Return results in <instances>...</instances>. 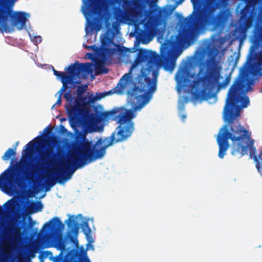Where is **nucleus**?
<instances>
[{"instance_id": "nucleus-1", "label": "nucleus", "mask_w": 262, "mask_h": 262, "mask_svg": "<svg viewBox=\"0 0 262 262\" xmlns=\"http://www.w3.org/2000/svg\"><path fill=\"white\" fill-rule=\"evenodd\" d=\"M192 29L184 27L179 30L174 40H168L164 43L160 50V55L155 52L141 49L135 60L136 64L147 62L146 67L141 70V77L134 88L128 91V99L135 103L134 109L124 107H115L110 111L102 112L100 115H92L91 120L97 123L103 120L116 121L118 126L110 137L98 139L95 144L91 141H81L77 143L70 159H101L105 150L114 143L126 140L132 135L134 130L133 119L136 117L135 111L141 110L151 99L157 88L159 65L165 70L172 72L177 58L173 46H180L188 43L192 38Z\"/></svg>"}, {"instance_id": "nucleus-2", "label": "nucleus", "mask_w": 262, "mask_h": 262, "mask_svg": "<svg viewBox=\"0 0 262 262\" xmlns=\"http://www.w3.org/2000/svg\"><path fill=\"white\" fill-rule=\"evenodd\" d=\"M253 60L254 56L250 52L246 61L241 68L239 75L228 91L224 108L223 117L225 121L231 124L230 132L228 130L227 125H225L220 129L217 136L216 141L219 147L218 156L221 159L224 157L229 147V139L233 143L239 142L236 145H233L232 155H238L241 157L247 154L248 146L242 145L241 142L246 138L250 139V135H248V130L241 126L238 121L234 122L233 120L240 115L242 107H247L249 103V98L244 97L243 95L250 82L249 74L254 67Z\"/></svg>"}, {"instance_id": "nucleus-3", "label": "nucleus", "mask_w": 262, "mask_h": 262, "mask_svg": "<svg viewBox=\"0 0 262 262\" xmlns=\"http://www.w3.org/2000/svg\"><path fill=\"white\" fill-rule=\"evenodd\" d=\"M216 56V52L211 50L204 60V53L197 51L179 67L176 74L178 84L181 88H190L195 100H208L215 95L212 91L220 79L221 69Z\"/></svg>"}, {"instance_id": "nucleus-4", "label": "nucleus", "mask_w": 262, "mask_h": 262, "mask_svg": "<svg viewBox=\"0 0 262 262\" xmlns=\"http://www.w3.org/2000/svg\"><path fill=\"white\" fill-rule=\"evenodd\" d=\"M221 0H216L213 5L208 8H201L204 0H191L194 11L190 15L189 20L190 26L196 29L205 27H211L213 29L223 26L227 18V12L221 10L215 16L214 12Z\"/></svg>"}, {"instance_id": "nucleus-5", "label": "nucleus", "mask_w": 262, "mask_h": 262, "mask_svg": "<svg viewBox=\"0 0 262 262\" xmlns=\"http://www.w3.org/2000/svg\"><path fill=\"white\" fill-rule=\"evenodd\" d=\"M93 64L92 63H80L78 61H76L74 63L70 64L65 70L68 71L69 74L65 72H59L53 69L54 74L57 77L60 78V80L62 83L61 88V91H65L69 88L68 84H70L71 89H74L76 84H80V81L75 80L77 78H80L83 73L90 74L92 72V68Z\"/></svg>"}, {"instance_id": "nucleus-6", "label": "nucleus", "mask_w": 262, "mask_h": 262, "mask_svg": "<svg viewBox=\"0 0 262 262\" xmlns=\"http://www.w3.org/2000/svg\"><path fill=\"white\" fill-rule=\"evenodd\" d=\"M109 30L104 35L101 39V45L100 47H98L95 45L91 46L92 50L100 58H96L95 60V73L96 75L102 74H107L108 72V69L105 67L104 63L108 59V57L113 54L114 52V49L111 48L112 45H114V33L112 31L110 32L109 35Z\"/></svg>"}, {"instance_id": "nucleus-7", "label": "nucleus", "mask_w": 262, "mask_h": 262, "mask_svg": "<svg viewBox=\"0 0 262 262\" xmlns=\"http://www.w3.org/2000/svg\"><path fill=\"white\" fill-rule=\"evenodd\" d=\"M82 13L88 21L94 23L104 18L109 8L118 0H82Z\"/></svg>"}, {"instance_id": "nucleus-8", "label": "nucleus", "mask_w": 262, "mask_h": 262, "mask_svg": "<svg viewBox=\"0 0 262 262\" xmlns=\"http://www.w3.org/2000/svg\"><path fill=\"white\" fill-rule=\"evenodd\" d=\"M10 18L13 26L17 27L18 30H21L25 26L27 18L26 13L24 12L13 10L3 3H0V32H10L11 28L7 23Z\"/></svg>"}, {"instance_id": "nucleus-9", "label": "nucleus", "mask_w": 262, "mask_h": 262, "mask_svg": "<svg viewBox=\"0 0 262 262\" xmlns=\"http://www.w3.org/2000/svg\"><path fill=\"white\" fill-rule=\"evenodd\" d=\"M87 89L86 84L78 86L76 90L77 97L75 100V104H68L65 106L69 121L74 125L81 123L85 118V111L81 107V103L87 99L86 96H83Z\"/></svg>"}, {"instance_id": "nucleus-10", "label": "nucleus", "mask_w": 262, "mask_h": 262, "mask_svg": "<svg viewBox=\"0 0 262 262\" xmlns=\"http://www.w3.org/2000/svg\"><path fill=\"white\" fill-rule=\"evenodd\" d=\"M19 176V165L10 166L0 175V187H3L8 192H12L17 186L20 189L24 187L22 178Z\"/></svg>"}, {"instance_id": "nucleus-11", "label": "nucleus", "mask_w": 262, "mask_h": 262, "mask_svg": "<svg viewBox=\"0 0 262 262\" xmlns=\"http://www.w3.org/2000/svg\"><path fill=\"white\" fill-rule=\"evenodd\" d=\"M165 15V10L159 7L151 8L146 11V22L144 28L148 32L153 31L155 28L162 24Z\"/></svg>"}, {"instance_id": "nucleus-12", "label": "nucleus", "mask_w": 262, "mask_h": 262, "mask_svg": "<svg viewBox=\"0 0 262 262\" xmlns=\"http://www.w3.org/2000/svg\"><path fill=\"white\" fill-rule=\"evenodd\" d=\"M255 21V16L251 8L244 7L241 10V16L238 20L236 30L241 35H245L249 29L251 28Z\"/></svg>"}, {"instance_id": "nucleus-13", "label": "nucleus", "mask_w": 262, "mask_h": 262, "mask_svg": "<svg viewBox=\"0 0 262 262\" xmlns=\"http://www.w3.org/2000/svg\"><path fill=\"white\" fill-rule=\"evenodd\" d=\"M141 16V11L135 7H128L124 11L118 9L115 14V18L117 21H124L129 24L138 23Z\"/></svg>"}, {"instance_id": "nucleus-14", "label": "nucleus", "mask_w": 262, "mask_h": 262, "mask_svg": "<svg viewBox=\"0 0 262 262\" xmlns=\"http://www.w3.org/2000/svg\"><path fill=\"white\" fill-rule=\"evenodd\" d=\"M57 248L61 251L64 250L65 245L63 241H59ZM63 260L64 262H91L89 259L85 260H79L76 251L73 249L68 251L64 256H63L62 252L61 251L59 255L55 257L56 262H62Z\"/></svg>"}, {"instance_id": "nucleus-15", "label": "nucleus", "mask_w": 262, "mask_h": 262, "mask_svg": "<svg viewBox=\"0 0 262 262\" xmlns=\"http://www.w3.org/2000/svg\"><path fill=\"white\" fill-rule=\"evenodd\" d=\"M59 155V152L58 153ZM57 154L53 152L52 149H49L40 155V163L38 164V169L41 170L42 168L47 167H55L57 160L56 157Z\"/></svg>"}, {"instance_id": "nucleus-16", "label": "nucleus", "mask_w": 262, "mask_h": 262, "mask_svg": "<svg viewBox=\"0 0 262 262\" xmlns=\"http://www.w3.org/2000/svg\"><path fill=\"white\" fill-rule=\"evenodd\" d=\"M69 228H71L68 232V238L74 244L77 245L78 244L77 236L79 232L78 224L76 223L75 216L71 215L66 222Z\"/></svg>"}, {"instance_id": "nucleus-17", "label": "nucleus", "mask_w": 262, "mask_h": 262, "mask_svg": "<svg viewBox=\"0 0 262 262\" xmlns=\"http://www.w3.org/2000/svg\"><path fill=\"white\" fill-rule=\"evenodd\" d=\"M64 225L58 217L52 218L49 222L44 224L43 228L47 231H50L53 233H56L62 229Z\"/></svg>"}, {"instance_id": "nucleus-18", "label": "nucleus", "mask_w": 262, "mask_h": 262, "mask_svg": "<svg viewBox=\"0 0 262 262\" xmlns=\"http://www.w3.org/2000/svg\"><path fill=\"white\" fill-rule=\"evenodd\" d=\"M42 143L43 139L42 137L38 136L26 144L25 148L23 149V151L28 154L30 151H33L36 146H40Z\"/></svg>"}, {"instance_id": "nucleus-19", "label": "nucleus", "mask_w": 262, "mask_h": 262, "mask_svg": "<svg viewBox=\"0 0 262 262\" xmlns=\"http://www.w3.org/2000/svg\"><path fill=\"white\" fill-rule=\"evenodd\" d=\"M131 80L132 76L130 73H128L125 74L120 79L115 89H117L118 87L119 88L117 91H122L126 87V85L131 81Z\"/></svg>"}, {"instance_id": "nucleus-20", "label": "nucleus", "mask_w": 262, "mask_h": 262, "mask_svg": "<svg viewBox=\"0 0 262 262\" xmlns=\"http://www.w3.org/2000/svg\"><path fill=\"white\" fill-rule=\"evenodd\" d=\"M43 204L40 201L32 203L30 206V210L32 213L41 211L43 209Z\"/></svg>"}, {"instance_id": "nucleus-21", "label": "nucleus", "mask_w": 262, "mask_h": 262, "mask_svg": "<svg viewBox=\"0 0 262 262\" xmlns=\"http://www.w3.org/2000/svg\"><path fill=\"white\" fill-rule=\"evenodd\" d=\"M16 154V147L14 149L9 148L4 155L2 156V159L4 161L8 160L12 156H14Z\"/></svg>"}, {"instance_id": "nucleus-22", "label": "nucleus", "mask_w": 262, "mask_h": 262, "mask_svg": "<svg viewBox=\"0 0 262 262\" xmlns=\"http://www.w3.org/2000/svg\"><path fill=\"white\" fill-rule=\"evenodd\" d=\"M97 98L95 96H94V94L92 93L90 94L86 100H84L81 103V107L83 108V106L91 103H93L95 101L97 100Z\"/></svg>"}, {"instance_id": "nucleus-23", "label": "nucleus", "mask_w": 262, "mask_h": 262, "mask_svg": "<svg viewBox=\"0 0 262 262\" xmlns=\"http://www.w3.org/2000/svg\"><path fill=\"white\" fill-rule=\"evenodd\" d=\"M230 80L231 76L230 75H229L227 77H226L225 79L222 82L219 83L218 84V88L219 89L225 88L230 83Z\"/></svg>"}, {"instance_id": "nucleus-24", "label": "nucleus", "mask_w": 262, "mask_h": 262, "mask_svg": "<svg viewBox=\"0 0 262 262\" xmlns=\"http://www.w3.org/2000/svg\"><path fill=\"white\" fill-rule=\"evenodd\" d=\"M253 36L256 40L259 39L262 36V29L261 28L256 27L253 31Z\"/></svg>"}, {"instance_id": "nucleus-25", "label": "nucleus", "mask_w": 262, "mask_h": 262, "mask_svg": "<svg viewBox=\"0 0 262 262\" xmlns=\"http://www.w3.org/2000/svg\"><path fill=\"white\" fill-rule=\"evenodd\" d=\"M64 98L69 103V104H71L72 105L71 103L73 101L74 97H73L71 91L70 90L64 93Z\"/></svg>"}, {"instance_id": "nucleus-26", "label": "nucleus", "mask_w": 262, "mask_h": 262, "mask_svg": "<svg viewBox=\"0 0 262 262\" xmlns=\"http://www.w3.org/2000/svg\"><path fill=\"white\" fill-rule=\"evenodd\" d=\"M82 230L86 236H88L91 232V228L87 222H84L83 225Z\"/></svg>"}, {"instance_id": "nucleus-27", "label": "nucleus", "mask_w": 262, "mask_h": 262, "mask_svg": "<svg viewBox=\"0 0 262 262\" xmlns=\"http://www.w3.org/2000/svg\"><path fill=\"white\" fill-rule=\"evenodd\" d=\"M258 157L260 162H257L256 163V166L258 171H262V149Z\"/></svg>"}, {"instance_id": "nucleus-28", "label": "nucleus", "mask_w": 262, "mask_h": 262, "mask_svg": "<svg viewBox=\"0 0 262 262\" xmlns=\"http://www.w3.org/2000/svg\"><path fill=\"white\" fill-rule=\"evenodd\" d=\"M52 252L50 251H45L40 253L39 256V258L41 260L43 258H47L49 255L51 254Z\"/></svg>"}, {"instance_id": "nucleus-29", "label": "nucleus", "mask_w": 262, "mask_h": 262, "mask_svg": "<svg viewBox=\"0 0 262 262\" xmlns=\"http://www.w3.org/2000/svg\"><path fill=\"white\" fill-rule=\"evenodd\" d=\"M52 129H53V128L52 127H49V126H48L46 128L45 130H47L48 133L44 135V138H47L48 139H50V140H51L53 138L52 136L48 135L49 134H51Z\"/></svg>"}, {"instance_id": "nucleus-30", "label": "nucleus", "mask_w": 262, "mask_h": 262, "mask_svg": "<svg viewBox=\"0 0 262 262\" xmlns=\"http://www.w3.org/2000/svg\"><path fill=\"white\" fill-rule=\"evenodd\" d=\"M250 156H254V160L256 161V163L258 161L257 160V157L255 156V154L256 153V149L255 148V147H250Z\"/></svg>"}, {"instance_id": "nucleus-31", "label": "nucleus", "mask_w": 262, "mask_h": 262, "mask_svg": "<svg viewBox=\"0 0 262 262\" xmlns=\"http://www.w3.org/2000/svg\"><path fill=\"white\" fill-rule=\"evenodd\" d=\"M63 92L64 91H61V89L58 91V93L59 94V97H58V99H57V101L56 102L55 105H60L61 104V102H62L61 96H62V93H63Z\"/></svg>"}, {"instance_id": "nucleus-32", "label": "nucleus", "mask_w": 262, "mask_h": 262, "mask_svg": "<svg viewBox=\"0 0 262 262\" xmlns=\"http://www.w3.org/2000/svg\"><path fill=\"white\" fill-rule=\"evenodd\" d=\"M45 247L40 244H36L33 246V253H36L38 250L43 249Z\"/></svg>"}, {"instance_id": "nucleus-33", "label": "nucleus", "mask_w": 262, "mask_h": 262, "mask_svg": "<svg viewBox=\"0 0 262 262\" xmlns=\"http://www.w3.org/2000/svg\"><path fill=\"white\" fill-rule=\"evenodd\" d=\"M6 209L9 210V211L14 212L15 210V208L13 206L12 204H9L6 207Z\"/></svg>"}, {"instance_id": "nucleus-34", "label": "nucleus", "mask_w": 262, "mask_h": 262, "mask_svg": "<svg viewBox=\"0 0 262 262\" xmlns=\"http://www.w3.org/2000/svg\"><path fill=\"white\" fill-rule=\"evenodd\" d=\"M86 56L88 57V58L91 59L95 61V59L96 58H95L94 55L92 53H87L86 54Z\"/></svg>"}, {"instance_id": "nucleus-35", "label": "nucleus", "mask_w": 262, "mask_h": 262, "mask_svg": "<svg viewBox=\"0 0 262 262\" xmlns=\"http://www.w3.org/2000/svg\"><path fill=\"white\" fill-rule=\"evenodd\" d=\"M33 173H34L33 171V170H32V171L30 172V174H29V176L26 177V179H27V180H28L29 181H33Z\"/></svg>"}, {"instance_id": "nucleus-36", "label": "nucleus", "mask_w": 262, "mask_h": 262, "mask_svg": "<svg viewBox=\"0 0 262 262\" xmlns=\"http://www.w3.org/2000/svg\"><path fill=\"white\" fill-rule=\"evenodd\" d=\"M113 93L112 92V91H110L107 92H106V93H100V97H99V98H102L104 96H105L106 95H108V94H113Z\"/></svg>"}, {"instance_id": "nucleus-37", "label": "nucleus", "mask_w": 262, "mask_h": 262, "mask_svg": "<svg viewBox=\"0 0 262 262\" xmlns=\"http://www.w3.org/2000/svg\"><path fill=\"white\" fill-rule=\"evenodd\" d=\"M34 39H35L36 42H40L41 41V37L40 36H37L34 38Z\"/></svg>"}, {"instance_id": "nucleus-38", "label": "nucleus", "mask_w": 262, "mask_h": 262, "mask_svg": "<svg viewBox=\"0 0 262 262\" xmlns=\"http://www.w3.org/2000/svg\"><path fill=\"white\" fill-rule=\"evenodd\" d=\"M254 142V140H251L250 141L249 145L250 146V147H253Z\"/></svg>"}, {"instance_id": "nucleus-39", "label": "nucleus", "mask_w": 262, "mask_h": 262, "mask_svg": "<svg viewBox=\"0 0 262 262\" xmlns=\"http://www.w3.org/2000/svg\"><path fill=\"white\" fill-rule=\"evenodd\" d=\"M186 116L185 115H183L181 116L182 120L184 121L185 119L186 118Z\"/></svg>"}, {"instance_id": "nucleus-40", "label": "nucleus", "mask_w": 262, "mask_h": 262, "mask_svg": "<svg viewBox=\"0 0 262 262\" xmlns=\"http://www.w3.org/2000/svg\"><path fill=\"white\" fill-rule=\"evenodd\" d=\"M127 50H128V49H127V48H125V47H124V48H123V51L124 52H126V51H127Z\"/></svg>"}, {"instance_id": "nucleus-41", "label": "nucleus", "mask_w": 262, "mask_h": 262, "mask_svg": "<svg viewBox=\"0 0 262 262\" xmlns=\"http://www.w3.org/2000/svg\"><path fill=\"white\" fill-rule=\"evenodd\" d=\"M42 138V139H43V138ZM45 142H47V141H45L44 139H43V143H42V144L41 145H40V146H42V145H44Z\"/></svg>"}, {"instance_id": "nucleus-42", "label": "nucleus", "mask_w": 262, "mask_h": 262, "mask_svg": "<svg viewBox=\"0 0 262 262\" xmlns=\"http://www.w3.org/2000/svg\"><path fill=\"white\" fill-rule=\"evenodd\" d=\"M7 203H8V202H7V203H5V204L3 205V206H5L7 205Z\"/></svg>"}, {"instance_id": "nucleus-43", "label": "nucleus", "mask_w": 262, "mask_h": 262, "mask_svg": "<svg viewBox=\"0 0 262 262\" xmlns=\"http://www.w3.org/2000/svg\"><path fill=\"white\" fill-rule=\"evenodd\" d=\"M18 144H19V142H17L15 143L16 146H17Z\"/></svg>"}, {"instance_id": "nucleus-44", "label": "nucleus", "mask_w": 262, "mask_h": 262, "mask_svg": "<svg viewBox=\"0 0 262 262\" xmlns=\"http://www.w3.org/2000/svg\"><path fill=\"white\" fill-rule=\"evenodd\" d=\"M61 127L63 128H64V127L63 125H61Z\"/></svg>"}, {"instance_id": "nucleus-45", "label": "nucleus", "mask_w": 262, "mask_h": 262, "mask_svg": "<svg viewBox=\"0 0 262 262\" xmlns=\"http://www.w3.org/2000/svg\"><path fill=\"white\" fill-rule=\"evenodd\" d=\"M260 92L262 93V89L260 90Z\"/></svg>"}]
</instances>
